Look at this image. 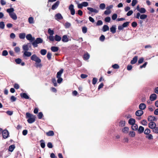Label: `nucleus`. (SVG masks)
I'll use <instances>...</instances> for the list:
<instances>
[{"instance_id":"58836bf2","label":"nucleus","mask_w":158,"mask_h":158,"mask_svg":"<svg viewBox=\"0 0 158 158\" xmlns=\"http://www.w3.org/2000/svg\"><path fill=\"white\" fill-rule=\"evenodd\" d=\"M147 17V15L145 14L141 15L140 16V18L141 19H144Z\"/></svg>"},{"instance_id":"473e14b6","label":"nucleus","mask_w":158,"mask_h":158,"mask_svg":"<svg viewBox=\"0 0 158 158\" xmlns=\"http://www.w3.org/2000/svg\"><path fill=\"white\" fill-rule=\"evenodd\" d=\"M26 36V34L24 33H22L19 34V37L20 39H24Z\"/></svg>"},{"instance_id":"c03bdc74","label":"nucleus","mask_w":158,"mask_h":158,"mask_svg":"<svg viewBox=\"0 0 158 158\" xmlns=\"http://www.w3.org/2000/svg\"><path fill=\"white\" fill-rule=\"evenodd\" d=\"M52 82L53 83L54 85L55 86H56L57 85V84L56 83V80L55 78H53L52 79Z\"/></svg>"},{"instance_id":"338daca9","label":"nucleus","mask_w":158,"mask_h":158,"mask_svg":"<svg viewBox=\"0 0 158 158\" xmlns=\"http://www.w3.org/2000/svg\"><path fill=\"white\" fill-rule=\"evenodd\" d=\"M154 108V106H149L148 107V109L149 111H152Z\"/></svg>"},{"instance_id":"6e6d98bb","label":"nucleus","mask_w":158,"mask_h":158,"mask_svg":"<svg viewBox=\"0 0 158 158\" xmlns=\"http://www.w3.org/2000/svg\"><path fill=\"white\" fill-rule=\"evenodd\" d=\"M112 67L114 69H118L119 68V66L117 64H115L112 65Z\"/></svg>"},{"instance_id":"393cba45","label":"nucleus","mask_w":158,"mask_h":158,"mask_svg":"<svg viewBox=\"0 0 158 158\" xmlns=\"http://www.w3.org/2000/svg\"><path fill=\"white\" fill-rule=\"evenodd\" d=\"M135 120L134 118H131L128 121V123L129 124L132 125L135 123Z\"/></svg>"},{"instance_id":"a19ab883","label":"nucleus","mask_w":158,"mask_h":158,"mask_svg":"<svg viewBox=\"0 0 158 158\" xmlns=\"http://www.w3.org/2000/svg\"><path fill=\"white\" fill-rule=\"evenodd\" d=\"M151 131L148 128H146L144 131V133L146 135L150 133Z\"/></svg>"},{"instance_id":"a878e982","label":"nucleus","mask_w":158,"mask_h":158,"mask_svg":"<svg viewBox=\"0 0 158 158\" xmlns=\"http://www.w3.org/2000/svg\"><path fill=\"white\" fill-rule=\"evenodd\" d=\"M20 96L21 97L26 99H28L29 98L28 96L25 93L21 94H20Z\"/></svg>"},{"instance_id":"5fc2aeb1","label":"nucleus","mask_w":158,"mask_h":158,"mask_svg":"<svg viewBox=\"0 0 158 158\" xmlns=\"http://www.w3.org/2000/svg\"><path fill=\"white\" fill-rule=\"evenodd\" d=\"M97 81V79L96 77H94L92 80V84L95 85Z\"/></svg>"},{"instance_id":"0e129e2a","label":"nucleus","mask_w":158,"mask_h":158,"mask_svg":"<svg viewBox=\"0 0 158 158\" xmlns=\"http://www.w3.org/2000/svg\"><path fill=\"white\" fill-rule=\"evenodd\" d=\"M48 147L50 148H51L53 147V145L51 142H48L47 144Z\"/></svg>"},{"instance_id":"1a4fd4ad","label":"nucleus","mask_w":158,"mask_h":158,"mask_svg":"<svg viewBox=\"0 0 158 158\" xmlns=\"http://www.w3.org/2000/svg\"><path fill=\"white\" fill-rule=\"evenodd\" d=\"M29 47H31V46L30 44H28L26 45H24L23 46V48L24 51H27L29 50Z\"/></svg>"},{"instance_id":"774afa93","label":"nucleus","mask_w":158,"mask_h":158,"mask_svg":"<svg viewBox=\"0 0 158 158\" xmlns=\"http://www.w3.org/2000/svg\"><path fill=\"white\" fill-rule=\"evenodd\" d=\"M8 54V52L6 50H4L2 52L3 56H6Z\"/></svg>"},{"instance_id":"423d86ee","label":"nucleus","mask_w":158,"mask_h":158,"mask_svg":"<svg viewBox=\"0 0 158 158\" xmlns=\"http://www.w3.org/2000/svg\"><path fill=\"white\" fill-rule=\"evenodd\" d=\"M27 40L29 41L30 42H32L35 40V38L32 37L31 34H28L26 36Z\"/></svg>"},{"instance_id":"20e7f679","label":"nucleus","mask_w":158,"mask_h":158,"mask_svg":"<svg viewBox=\"0 0 158 158\" xmlns=\"http://www.w3.org/2000/svg\"><path fill=\"white\" fill-rule=\"evenodd\" d=\"M2 133L3 138L6 139L9 137V133L7 130H4L2 131Z\"/></svg>"},{"instance_id":"4d7b16f0","label":"nucleus","mask_w":158,"mask_h":158,"mask_svg":"<svg viewBox=\"0 0 158 158\" xmlns=\"http://www.w3.org/2000/svg\"><path fill=\"white\" fill-rule=\"evenodd\" d=\"M58 78L57 82L58 83L60 84L63 81V79L61 77H57Z\"/></svg>"},{"instance_id":"4468645a","label":"nucleus","mask_w":158,"mask_h":158,"mask_svg":"<svg viewBox=\"0 0 158 158\" xmlns=\"http://www.w3.org/2000/svg\"><path fill=\"white\" fill-rule=\"evenodd\" d=\"M138 58V57L137 56H135L134 57L132 60L131 61V64H133L136 63L137 61Z\"/></svg>"},{"instance_id":"7ed1b4c3","label":"nucleus","mask_w":158,"mask_h":158,"mask_svg":"<svg viewBox=\"0 0 158 158\" xmlns=\"http://www.w3.org/2000/svg\"><path fill=\"white\" fill-rule=\"evenodd\" d=\"M48 33L50 35L49 36L47 37V39H49L50 42H54V36L53 35L54 34V31L51 30L50 28H49L48 29Z\"/></svg>"},{"instance_id":"052dcab7","label":"nucleus","mask_w":158,"mask_h":158,"mask_svg":"<svg viewBox=\"0 0 158 158\" xmlns=\"http://www.w3.org/2000/svg\"><path fill=\"white\" fill-rule=\"evenodd\" d=\"M117 17V15L116 14H114L112 16V19L113 20H115Z\"/></svg>"},{"instance_id":"09e8293b","label":"nucleus","mask_w":158,"mask_h":158,"mask_svg":"<svg viewBox=\"0 0 158 158\" xmlns=\"http://www.w3.org/2000/svg\"><path fill=\"white\" fill-rule=\"evenodd\" d=\"M82 31L84 33H86L87 31V28L85 27H82Z\"/></svg>"},{"instance_id":"7c9ffc66","label":"nucleus","mask_w":158,"mask_h":158,"mask_svg":"<svg viewBox=\"0 0 158 158\" xmlns=\"http://www.w3.org/2000/svg\"><path fill=\"white\" fill-rule=\"evenodd\" d=\"M14 9L13 8L8 9L6 10V11L9 13V15H10V14L12 13H14Z\"/></svg>"},{"instance_id":"ddd939ff","label":"nucleus","mask_w":158,"mask_h":158,"mask_svg":"<svg viewBox=\"0 0 158 158\" xmlns=\"http://www.w3.org/2000/svg\"><path fill=\"white\" fill-rule=\"evenodd\" d=\"M55 19L56 20H60L63 19V17L61 14L60 13L56 14L55 17Z\"/></svg>"},{"instance_id":"5701e85b","label":"nucleus","mask_w":158,"mask_h":158,"mask_svg":"<svg viewBox=\"0 0 158 158\" xmlns=\"http://www.w3.org/2000/svg\"><path fill=\"white\" fill-rule=\"evenodd\" d=\"M59 48L57 47L52 46L51 48V49L52 51L54 52H56L59 50Z\"/></svg>"},{"instance_id":"8fccbe9b","label":"nucleus","mask_w":158,"mask_h":158,"mask_svg":"<svg viewBox=\"0 0 158 158\" xmlns=\"http://www.w3.org/2000/svg\"><path fill=\"white\" fill-rule=\"evenodd\" d=\"M28 22L30 23H33V18L31 17H30L28 18Z\"/></svg>"},{"instance_id":"864d4df0","label":"nucleus","mask_w":158,"mask_h":158,"mask_svg":"<svg viewBox=\"0 0 158 158\" xmlns=\"http://www.w3.org/2000/svg\"><path fill=\"white\" fill-rule=\"evenodd\" d=\"M144 59L143 57H141L139 58L138 61V63L139 64L142 63L144 60Z\"/></svg>"},{"instance_id":"9b49d317","label":"nucleus","mask_w":158,"mask_h":158,"mask_svg":"<svg viewBox=\"0 0 158 158\" xmlns=\"http://www.w3.org/2000/svg\"><path fill=\"white\" fill-rule=\"evenodd\" d=\"M143 113V111L140 110L136 111L135 113V115L137 116H140Z\"/></svg>"},{"instance_id":"2eb2a0df","label":"nucleus","mask_w":158,"mask_h":158,"mask_svg":"<svg viewBox=\"0 0 158 158\" xmlns=\"http://www.w3.org/2000/svg\"><path fill=\"white\" fill-rule=\"evenodd\" d=\"M156 126V124L153 122H150L148 124V127L151 129L154 128Z\"/></svg>"},{"instance_id":"c756f323","label":"nucleus","mask_w":158,"mask_h":158,"mask_svg":"<svg viewBox=\"0 0 158 158\" xmlns=\"http://www.w3.org/2000/svg\"><path fill=\"white\" fill-rule=\"evenodd\" d=\"M125 121L123 120H121L119 123V126L121 127H123L125 126Z\"/></svg>"},{"instance_id":"bb28decb","label":"nucleus","mask_w":158,"mask_h":158,"mask_svg":"<svg viewBox=\"0 0 158 158\" xmlns=\"http://www.w3.org/2000/svg\"><path fill=\"white\" fill-rule=\"evenodd\" d=\"M116 28H115V26L113 25L110 28V31L113 33L114 34L116 32Z\"/></svg>"},{"instance_id":"f704fd0d","label":"nucleus","mask_w":158,"mask_h":158,"mask_svg":"<svg viewBox=\"0 0 158 158\" xmlns=\"http://www.w3.org/2000/svg\"><path fill=\"white\" fill-rule=\"evenodd\" d=\"M109 27L107 25H104L103 26L102 30L104 32H105L109 30Z\"/></svg>"},{"instance_id":"79ce46f5","label":"nucleus","mask_w":158,"mask_h":158,"mask_svg":"<svg viewBox=\"0 0 158 158\" xmlns=\"http://www.w3.org/2000/svg\"><path fill=\"white\" fill-rule=\"evenodd\" d=\"M5 25L3 22H0V28L2 29H4L5 27Z\"/></svg>"},{"instance_id":"39448f33","label":"nucleus","mask_w":158,"mask_h":158,"mask_svg":"<svg viewBox=\"0 0 158 158\" xmlns=\"http://www.w3.org/2000/svg\"><path fill=\"white\" fill-rule=\"evenodd\" d=\"M74 5L71 4L69 6V9L70 10L71 14L72 15H74L75 14V10L74 8Z\"/></svg>"},{"instance_id":"412c9836","label":"nucleus","mask_w":158,"mask_h":158,"mask_svg":"<svg viewBox=\"0 0 158 158\" xmlns=\"http://www.w3.org/2000/svg\"><path fill=\"white\" fill-rule=\"evenodd\" d=\"M63 69H61L59 72H58L56 74V77H61V75L63 72Z\"/></svg>"},{"instance_id":"6ab92c4d","label":"nucleus","mask_w":158,"mask_h":158,"mask_svg":"<svg viewBox=\"0 0 158 158\" xmlns=\"http://www.w3.org/2000/svg\"><path fill=\"white\" fill-rule=\"evenodd\" d=\"M10 17L13 20H15L17 19V16L15 13L14 12L10 14L9 15Z\"/></svg>"},{"instance_id":"f257e3e1","label":"nucleus","mask_w":158,"mask_h":158,"mask_svg":"<svg viewBox=\"0 0 158 158\" xmlns=\"http://www.w3.org/2000/svg\"><path fill=\"white\" fill-rule=\"evenodd\" d=\"M26 118H28L27 120L28 122L29 123H31L35 121L36 117L34 115L29 113H27Z\"/></svg>"},{"instance_id":"680f3d73","label":"nucleus","mask_w":158,"mask_h":158,"mask_svg":"<svg viewBox=\"0 0 158 158\" xmlns=\"http://www.w3.org/2000/svg\"><path fill=\"white\" fill-rule=\"evenodd\" d=\"M137 3V0H133L131 3V5L132 6H134Z\"/></svg>"},{"instance_id":"49530a36","label":"nucleus","mask_w":158,"mask_h":158,"mask_svg":"<svg viewBox=\"0 0 158 158\" xmlns=\"http://www.w3.org/2000/svg\"><path fill=\"white\" fill-rule=\"evenodd\" d=\"M105 5L104 3H101L100 5V8L102 10L104 9L105 8Z\"/></svg>"},{"instance_id":"a211bd4d","label":"nucleus","mask_w":158,"mask_h":158,"mask_svg":"<svg viewBox=\"0 0 158 158\" xmlns=\"http://www.w3.org/2000/svg\"><path fill=\"white\" fill-rule=\"evenodd\" d=\"M31 55V52L28 51H24L23 52V56L29 57Z\"/></svg>"},{"instance_id":"aec40b11","label":"nucleus","mask_w":158,"mask_h":158,"mask_svg":"<svg viewBox=\"0 0 158 158\" xmlns=\"http://www.w3.org/2000/svg\"><path fill=\"white\" fill-rule=\"evenodd\" d=\"M54 40L56 41L59 42L60 41L61 39V37L58 35H56L54 37Z\"/></svg>"},{"instance_id":"2f4dec72","label":"nucleus","mask_w":158,"mask_h":158,"mask_svg":"<svg viewBox=\"0 0 158 158\" xmlns=\"http://www.w3.org/2000/svg\"><path fill=\"white\" fill-rule=\"evenodd\" d=\"M129 135L131 137H134L135 136V133L134 131H131L129 132Z\"/></svg>"},{"instance_id":"37998d69","label":"nucleus","mask_w":158,"mask_h":158,"mask_svg":"<svg viewBox=\"0 0 158 158\" xmlns=\"http://www.w3.org/2000/svg\"><path fill=\"white\" fill-rule=\"evenodd\" d=\"M139 12L142 14H143L146 12V10L144 8H141L140 9V10Z\"/></svg>"},{"instance_id":"dca6fc26","label":"nucleus","mask_w":158,"mask_h":158,"mask_svg":"<svg viewBox=\"0 0 158 158\" xmlns=\"http://www.w3.org/2000/svg\"><path fill=\"white\" fill-rule=\"evenodd\" d=\"M87 9L91 12H94L95 13H97L98 12V10L96 9H94L91 7H88Z\"/></svg>"},{"instance_id":"4be33fe9","label":"nucleus","mask_w":158,"mask_h":158,"mask_svg":"<svg viewBox=\"0 0 158 158\" xmlns=\"http://www.w3.org/2000/svg\"><path fill=\"white\" fill-rule=\"evenodd\" d=\"M62 40L64 42H67L69 41V38L67 35H65L63 36Z\"/></svg>"},{"instance_id":"3c124183","label":"nucleus","mask_w":158,"mask_h":158,"mask_svg":"<svg viewBox=\"0 0 158 158\" xmlns=\"http://www.w3.org/2000/svg\"><path fill=\"white\" fill-rule=\"evenodd\" d=\"M103 23L102 20H98L97 23H96V25L97 26H100Z\"/></svg>"},{"instance_id":"4c0bfd02","label":"nucleus","mask_w":158,"mask_h":158,"mask_svg":"<svg viewBox=\"0 0 158 158\" xmlns=\"http://www.w3.org/2000/svg\"><path fill=\"white\" fill-rule=\"evenodd\" d=\"M15 148V147L14 145H10L9 147V151L10 152H12Z\"/></svg>"},{"instance_id":"e2e57ef3","label":"nucleus","mask_w":158,"mask_h":158,"mask_svg":"<svg viewBox=\"0 0 158 158\" xmlns=\"http://www.w3.org/2000/svg\"><path fill=\"white\" fill-rule=\"evenodd\" d=\"M105 39V36L103 35H102L99 38V40L101 41H103Z\"/></svg>"},{"instance_id":"0eeeda50","label":"nucleus","mask_w":158,"mask_h":158,"mask_svg":"<svg viewBox=\"0 0 158 158\" xmlns=\"http://www.w3.org/2000/svg\"><path fill=\"white\" fill-rule=\"evenodd\" d=\"M60 3V2L58 1H57L52 6L51 9L52 10H54L56 9Z\"/></svg>"},{"instance_id":"f03ea898","label":"nucleus","mask_w":158,"mask_h":158,"mask_svg":"<svg viewBox=\"0 0 158 158\" xmlns=\"http://www.w3.org/2000/svg\"><path fill=\"white\" fill-rule=\"evenodd\" d=\"M31 60L35 62L34 66L37 67H40V58L35 54L32 55L31 57Z\"/></svg>"},{"instance_id":"6e6552de","label":"nucleus","mask_w":158,"mask_h":158,"mask_svg":"<svg viewBox=\"0 0 158 158\" xmlns=\"http://www.w3.org/2000/svg\"><path fill=\"white\" fill-rule=\"evenodd\" d=\"M40 43V38H38L36 40L32 43V45L34 47H36L37 46V44Z\"/></svg>"},{"instance_id":"72a5a7b5","label":"nucleus","mask_w":158,"mask_h":158,"mask_svg":"<svg viewBox=\"0 0 158 158\" xmlns=\"http://www.w3.org/2000/svg\"><path fill=\"white\" fill-rule=\"evenodd\" d=\"M129 130V128L127 127H124L122 129V131L124 133H128Z\"/></svg>"},{"instance_id":"ea45409f","label":"nucleus","mask_w":158,"mask_h":158,"mask_svg":"<svg viewBox=\"0 0 158 158\" xmlns=\"http://www.w3.org/2000/svg\"><path fill=\"white\" fill-rule=\"evenodd\" d=\"M47 52V50L44 49H42L40 51V53L43 55H45L46 54Z\"/></svg>"},{"instance_id":"de8ad7c7","label":"nucleus","mask_w":158,"mask_h":158,"mask_svg":"<svg viewBox=\"0 0 158 158\" xmlns=\"http://www.w3.org/2000/svg\"><path fill=\"white\" fill-rule=\"evenodd\" d=\"M153 132L154 133L157 134L158 133V127H155L154 128L152 129Z\"/></svg>"},{"instance_id":"c85d7f7f","label":"nucleus","mask_w":158,"mask_h":158,"mask_svg":"<svg viewBox=\"0 0 158 158\" xmlns=\"http://www.w3.org/2000/svg\"><path fill=\"white\" fill-rule=\"evenodd\" d=\"M131 128L133 130L136 131L138 130V126L135 123L131 125Z\"/></svg>"},{"instance_id":"f3484780","label":"nucleus","mask_w":158,"mask_h":158,"mask_svg":"<svg viewBox=\"0 0 158 158\" xmlns=\"http://www.w3.org/2000/svg\"><path fill=\"white\" fill-rule=\"evenodd\" d=\"M146 108V105L144 103H141L140 104L139 106V108L140 110H144Z\"/></svg>"},{"instance_id":"69168bd1","label":"nucleus","mask_w":158,"mask_h":158,"mask_svg":"<svg viewBox=\"0 0 158 158\" xmlns=\"http://www.w3.org/2000/svg\"><path fill=\"white\" fill-rule=\"evenodd\" d=\"M137 25V24L136 22H133L131 23V26L133 27H136Z\"/></svg>"},{"instance_id":"f8f14e48","label":"nucleus","mask_w":158,"mask_h":158,"mask_svg":"<svg viewBox=\"0 0 158 158\" xmlns=\"http://www.w3.org/2000/svg\"><path fill=\"white\" fill-rule=\"evenodd\" d=\"M157 98V95L155 94H151L150 97V100L151 101H154Z\"/></svg>"},{"instance_id":"9d476101","label":"nucleus","mask_w":158,"mask_h":158,"mask_svg":"<svg viewBox=\"0 0 158 158\" xmlns=\"http://www.w3.org/2000/svg\"><path fill=\"white\" fill-rule=\"evenodd\" d=\"M156 118L154 116L150 115L148 117V121L153 122L155 120H156Z\"/></svg>"},{"instance_id":"603ef678","label":"nucleus","mask_w":158,"mask_h":158,"mask_svg":"<svg viewBox=\"0 0 158 158\" xmlns=\"http://www.w3.org/2000/svg\"><path fill=\"white\" fill-rule=\"evenodd\" d=\"M129 23L130 22H125L123 24V27H126L129 25Z\"/></svg>"},{"instance_id":"13d9d810","label":"nucleus","mask_w":158,"mask_h":158,"mask_svg":"<svg viewBox=\"0 0 158 158\" xmlns=\"http://www.w3.org/2000/svg\"><path fill=\"white\" fill-rule=\"evenodd\" d=\"M22 61L21 59L20 58H17L15 60V62L17 64H20Z\"/></svg>"},{"instance_id":"a18cd8bd","label":"nucleus","mask_w":158,"mask_h":158,"mask_svg":"<svg viewBox=\"0 0 158 158\" xmlns=\"http://www.w3.org/2000/svg\"><path fill=\"white\" fill-rule=\"evenodd\" d=\"M52 53L49 52H48L47 54V57L49 60H51V59Z\"/></svg>"},{"instance_id":"cd10ccee","label":"nucleus","mask_w":158,"mask_h":158,"mask_svg":"<svg viewBox=\"0 0 158 158\" xmlns=\"http://www.w3.org/2000/svg\"><path fill=\"white\" fill-rule=\"evenodd\" d=\"M138 132L139 134L142 133L143 132L144 130V128L142 126H140L139 129H138Z\"/></svg>"},{"instance_id":"b1692460","label":"nucleus","mask_w":158,"mask_h":158,"mask_svg":"<svg viewBox=\"0 0 158 158\" xmlns=\"http://www.w3.org/2000/svg\"><path fill=\"white\" fill-rule=\"evenodd\" d=\"M54 135V133L52 131H50L46 133V135L49 136H53Z\"/></svg>"},{"instance_id":"e433bc0d","label":"nucleus","mask_w":158,"mask_h":158,"mask_svg":"<svg viewBox=\"0 0 158 158\" xmlns=\"http://www.w3.org/2000/svg\"><path fill=\"white\" fill-rule=\"evenodd\" d=\"M145 138L148 139L149 140H151L153 139V136L152 134H149L146 135Z\"/></svg>"},{"instance_id":"c9c22d12","label":"nucleus","mask_w":158,"mask_h":158,"mask_svg":"<svg viewBox=\"0 0 158 158\" xmlns=\"http://www.w3.org/2000/svg\"><path fill=\"white\" fill-rule=\"evenodd\" d=\"M89 54L87 53L84 55L83 58L84 60H87L89 58Z\"/></svg>"},{"instance_id":"bf43d9fd","label":"nucleus","mask_w":158,"mask_h":158,"mask_svg":"<svg viewBox=\"0 0 158 158\" xmlns=\"http://www.w3.org/2000/svg\"><path fill=\"white\" fill-rule=\"evenodd\" d=\"M147 122L146 120H143L141 122V124L142 125L144 126H146L147 124Z\"/></svg>"}]
</instances>
